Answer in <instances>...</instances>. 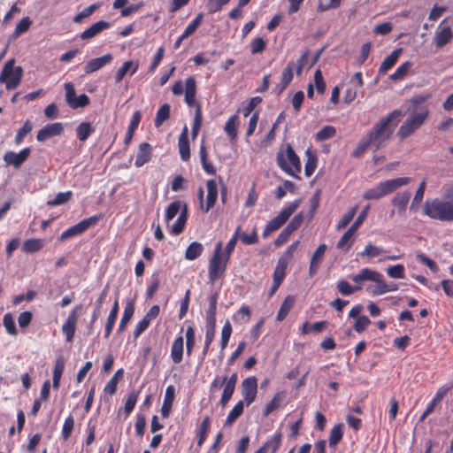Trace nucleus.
Returning <instances> with one entry per match:
<instances>
[{"instance_id":"35","label":"nucleus","mask_w":453,"mask_h":453,"mask_svg":"<svg viewBox=\"0 0 453 453\" xmlns=\"http://www.w3.org/2000/svg\"><path fill=\"white\" fill-rule=\"evenodd\" d=\"M243 409V401H239L228 413L224 426H231L236 421V419L242 414Z\"/></svg>"},{"instance_id":"33","label":"nucleus","mask_w":453,"mask_h":453,"mask_svg":"<svg viewBox=\"0 0 453 453\" xmlns=\"http://www.w3.org/2000/svg\"><path fill=\"white\" fill-rule=\"evenodd\" d=\"M94 132L95 127L90 122H81L76 127V135L81 142H85Z\"/></svg>"},{"instance_id":"45","label":"nucleus","mask_w":453,"mask_h":453,"mask_svg":"<svg viewBox=\"0 0 453 453\" xmlns=\"http://www.w3.org/2000/svg\"><path fill=\"white\" fill-rule=\"evenodd\" d=\"M33 21L29 17L27 16L22 18L16 25V27L12 35V38H17L20 35L26 33L29 29Z\"/></svg>"},{"instance_id":"43","label":"nucleus","mask_w":453,"mask_h":453,"mask_svg":"<svg viewBox=\"0 0 453 453\" xmlns=\"http://www.w3.org/2000/svg\"><path fill=\"white\" fill-rule=\"evenodd\" d=\"M43 247V242L41 239H28L23 242L22 250L26 253H34L39 251Z\"/></svg>"},{"instance_id":"42","label":"nucleus","mask_w":453,"mask_h":453,"mask_svg":"<svg viewBox=\"0 0 453 453\" xmlns=\"http://www.w3.org/2000/svg\"><path fill=\"white\" fill-rule=\"evenodd\" d=\"M307 160L304 165V173L306 177H310L314 173L317 165H318V157L315 154L311 152L310 150H306Z\"/></svg>"},{"instance_id":"5","label":"nucleus","mask_w":453,"mask_h":453,"mask_svg":"<svg viewBox=\"0 0 453 453\" xmlns=\"http://www.w3.org/2000/svg\"><path fill=\"white\" fill-rule=\"evenodd\" d=\"M21 66H15V60L9 59L3 66L0 73V83H4L7 90L15 89L23 77Z\"/></svg>"},{"instance_id":"24","label":"nucleus","mask_w":453,"mask_h":453,"mask_svg":"<svg viewBox=\"0 0 453 453\" xmlns=\"http://www.w3.org/2000/svg\"><path fill=\"white\" fill-rule=\"evenodd\" d=\"M402 51V48L394 50L380 64L379 73L385 74L389 69H391L397 62Z\"/></svg>"},{"instance_id":"28","label":"nucleus","mask_w":453,"mask_h":453,"mask_svg":"<svg viewBox=\"0 0 453 453\" xmlns=\"http://www.w3.org/2000/svg\"><path fill=\"white\" fill-rule=\"evenodd\" d=\"M296 303V296L292 295H288L284 299L283 303L280 305V308L277 313L276 319L277 321H282L286 319L290 310L294 307Z\"/></svg>"},{"instance_id":"11","label":"nucleus","mask_w":453,"mask_h":453,"mask_svg":"<svg viewBox=\"0 0 453 453\" xmlns=\"http://www.w3.org/2000/svg\"><path fill=\"white\" fill-rule=\"evenodd\" d=\"M82 309L81 304L75 305L70 311L67 319L62 326V333L65 335L66 342H72L74 337L76 323L78 320L79 313Z\"/></svg>"},{"instance_id":"23","label":"nucleus","mask_w":453,"mask_h":453,"mask_svg":"<svg viewBox=\"0 0 453 453\" xmlns=\"http://www.w3.org/2000/svg\"><path fill=\"white\" fill-rule=\"evenodd\" d=\"M282 440V434L280 432H276L269 440H267L263 446L257 450H262V453H276L279 449Z\"/></svg>"},{"instance_id":"22","label":"nucleus","mask_w":453,"mask_h":453,"mask_svg":"<svg viewBox=\"0 0 453 453\" xmlns=\"http://www.w3.org/2000/svg\"><path fill=\"white\" fill-rule=\"evenodd\" d=\"M108 292H109V285H106L104 287V288L102 290L98 299L96 302L95 308L93 310L92 316H91V321L89 324V332L92 330L93 324L97 320V319L101 315L103 303L105 302V299L108 296Z\"/></svg>"},{"instance_id":"55","label":"nucleus","mask_w":453,"mask_h":453,"mask_svg":"<svg viewBox=\"0 0 453 453\" xmlns=\"http://www.w3.org/2000/svg\"><path fill=\"white\" fill-rule=\"evenodd\" d=\"M240 230H241V227L238 226L236 228L234 235L232 236V238L226 243V246L225 248V254H224V258H226V262H228L230 255L232 254V252L234 251V250L235 248L237 240L239 238V232H240Z\"/></svg>"},{"instance_id":"21","label":"nucleus","mask_w":453,"mask_h":453,"mask_svg":"<svg viewBox=\"0 0 453 453\" xmlns=\"http://www.w3.org/2000/svg\"><path fill=\"white\" fill-rule=\"evenodd\" d=\"M410 198L411 193L409 191L398 192L393 197L392 204L397 208V213L400 216L404 215Z\"/></svg>"},{"instance_id":"51","label":"nucleus","mask_w":453,"mask_h":453,"mask_svg":"<svg viewBox=\"0 0 453 453\" xmlns=\"http://www.w3.org/2000/svg\"><path fill=\"white\" fill-rule=\"evenodd\" d=\"M33 124L29 119H27L23 127L19 128L15 136V143L19 145L23 142L24 138L32 131Z\"/></svg>"},{"instance_id":"3","label":"nucleus","mask_w":453,"mask_h":453,"mask_svg":"<svg viewBox=\"0 0 453 453\" xmlns=\"http://www.w3.org/2000/svg\"><path fill=\"white\" fill-rule=\"evenodd\" d=\"M424 214L433 219L450 222L453 221V200L441 201L438 198L426 201Z\"/></svg>"},{"instance_id":"53","label":"nucleus","mask_w":453,"mask_h":453,"mask_svg":"<svg viewBox=\"0 0 453 453\" xmlns=\"http://www.w3.org/2000/svg\"><path fill=\"white\" fill-rule=\"evenodd\" d=\"M357 211V206L352 207L346 212L336 225V230L345 228L353 219Z\"/></svg>"},{"instance_id":"26","label":"nucleus","mask_w":453,"mask_h":453,"mask_svg":"<svg viewBox=\"0 0 453 453\" xmlns=\"http://www.w3.org/2000/svg\"><path fill=\"white\" fill-rule=\"evenodd\" d=\"M174 388L170 385L165 389L164 402L161 407V415L163 418H168L171 412L173 403L174 400Z\"/></svg>"},{"instance_id":"31","label":"nucleus","mask_w":453,"mask_h":453,"mask_svg":"<svg viewBox=\"0 0 453 453\" xmlns=\"http://www.w3.org/2000/svg\"><path fill=\"white\" fill-rule=\"evenodd\" d=\"M118 313H119V302L116 299L112 305V308L110 311V314L107 318V321L105 324V328H104V337L105 338H108L109 335L111 334L112 328L114 326V324L116 322Z\"/></svg>"},{"instance_id":"13","label":"nucleus","mask_w":453,"mask_h":453,"mask_svg":"<svg viewBox=\"0 0 453 453\" xmlns=\"http://www.w3.org/2000/svg\"><path fill=\"white\" fill-rule=\"evenodd\" d=\"M30 153L31 149L29 147L24 148L19 153L7 151L4 155V160L7 165L19 168L27 161Z\"/></svg>"},{"instance_id":"40","label":"nucleus","mask_w":453,"mask_h":453,"mask_svg":"<svg viewBox=\"0 0 453 453\" xmlns=\"http://www.w3.org/2000/svg\"><path fill=\"white\" fill-rule=\"evenodd\" d=\"M426 179H424L419 183V186H418V189L416 190L413 200L411 203L410 210L411 211H416L418 210V204L421 203V201L423 199L424 193L426 190Z\"/></svg>"},{"instance_id":"14","label":"nucleus","mask_w":453,"mask_h":453,"mask_svg":"<svg viewBox=\"0 0 453 453\" xmlns=\"http://www.w3.org/2000/svg\"><path fill=\"white\" fill-rule=\"evenodd\" d=\"M64 127L60 122L47 124L37 132L36 140L38 142H44L53 136L62 134Z\"/></svg>"},{"instance_id":"8","label":"nucleus","mask_w":453,"mask_h":453,"mask_svg":"<svg viewBox=\"0 0 453 453\" xmlns=\"http://www.w3.org/2000/svg\"><path fill=\"white\" fill-rule=\"evenodd\" d=\"M427 115L428 111H425L406 119L397 132L400 141H403L419 128L425 122Z\"/></svg>"},{"instance_id":"41","label":"nucleus","mask_w":453,"mask_h":453,"mask_svg":"<svg viewBox=\"0 0 453 453\" xmlns=\"http://www.w3.org/2000/svg\"><path fill=\"white\" fill-rule=\"evenodd\" d=\"M171 107L168 104H164L157 111L154 124L156 127H159L169 119Z\"/></svg>"},{"instance_id":"19","label":"nucleus","mask_w":453,"mask_h":453,"mask_svg":"<svg viewBox=\"0 0 453 453\" xmlns=\"http://www.w3.org/2000/svg\"><path fill=\"white\" fill-rule=\"evenodd\" d=\"M152 156V147L148 142H142L139 145L138 151L136 154V158L134 161V165L136 167H141L146 163H148Z\"/></svg>"},{"instance_id":"30","label":"nucleus","mask_w":453,"mask_h":453,"mask_svg":"<svg viewBox=\"0 0 453 453\" xmlns=\"http://www.w3.org/2000/svg\"><path fill=\"white\" fill-rule=\"evenodd\" d=\"M134 303L133 301H128L126 304L122 318L118 327L119 333H122L126 329L127 323L130 321L134 315Z\"/></svg>"},{"instance_id":"57","label":"nucleus","mask_w":453,"mask_h":453,"mask_svg":"<svg viewBox=\"0 0 453 453\" xmlns=\"http://www.w3.org/2000/svg\"><path fill=\"white\" fill-rule=\"evenodd\" d=\"M203 19V14L202 12L198 13L196 17L187 26V27L183 31L184 36L188 37L191 35H193L197 29V27L201 25Z\"/></svg>"},{"instance_id":"1","label":"nucleus","mask_w":453,"mask_h":453,"mask_svg":"<svg viewBox=\"0 0 453 453\" xmlns=\"http://www.w3.org/2000/svg\"><path fill=\"white\" fill-rule=\"evenodd\" d=\"M401 110H394L386 117L380 119L371 131L365 136L372 145L375 147L377 151L383 148L392 135L395 127L399 122V119L403 116Z\"/></svg>"},{"instance_id":"54","label":"nucleus","mask_w":453,"mask_h":453,"mask_svg":"<svg viewBox=\"0 0 453 453\" xmlns=\"http://www.w3.org/2000/svg\"><path fill=\"white\" fill-rule=\"evenodd\" d=\"M138 395L139 392L136 391H133L127 395V398L124 406V413L126 416H128L134 409Z\"/></svg>"},{"instance_id":"7","label":"nucleus","mask_w":453,"mask_h":453,"mask_svg":"<svg viewBox=\"0 0 453 453\" xmlns=\"http://www.w3.org/2000/svg\"><path fill=\"white\" fill-rule=\"evenodd\" d=\"M226 258L222 260V242H219L216 244L212 257L209 262V280L211 282H214L219 278L226 268Z\"/></svg>"},{"instance_id":"59","label":"nucleus","mask_w":453,"mask_h":453,"mask_svg":"<svg viewBox=\"0 0 453 453\" xmlns=\"http://www.w3.org/2000/svg\"><path fill=\"white\" fill-rule=\"evenodd\" d=\"M196 344V335L193 326H188L186 330V349L187 355L190 356Z\"/></svg>"},{"instance_id":"18","label":"nucleus","mask_w":453,"mask_h":453,"mask_svg":"<svg viewBox=\"0 0 453 453\" xmlns=\"http://www.w3.org/2000/svg\"><path fill=\"white\" fill-rule=\"evenodd\" d=\"M178 147L179 152L181 160L187 161L190 157V149H189V141H188V127L185 126L179 136L178 140Z\"/></svg>"},{"instance_id":"63","label":"nucleus","mask_w":453,"mask_h":453,"mask_svg":"<svg viewBox=\"0 0 453 453\" xmlns=\"http://www.w3.org/2000/svg\"><path fill=\"white\" fill-rule=\"evenodd\" d=\"M387 273L393 279H403L404 278V266L403 265H395L389 266L387 269Z\"/></svg>"},{"instance_id":"12","label":"nucleus","mask_w":453,"mask_h":453,"mask_svg":"<svg viewBox=\"0 0 453 453\" xmlns=\"http://www.w3.org/2000/svg\"><path fill=\"white\" fill-rule=\"evenodd\" d=\"M257 393V380L255 376L244 379L242 382V395L246 405H250L256 399Z\"/></svg>"},{"instance_id":"61","label":"nucleus","mask_w":453,"mask_h":453,"mask_svg":"<svg viewBox=\"0 0 453 453\" xmlns=\"http://www.w3.org/2000/svg\"><path fill=\"white\" fill-rule=\"evenodd\" d=\"M73 426H74V418L72 415H69L65 418L63 427H62L61 434H62L63 440L66 441L70 437V435L73 433Z\"/></svg>"},{"instance_id":"15","label":"nucleus","mask_w":453,"mask_h":453,"mask_svg":"<svg viewBox=\"0 0 453 453\" xmlns=\"http://www.w3.org/2000/svg\"><path fill=\"white\" fill-rule=\"evenodd\" d=\"M113 59V56L111 53L105 54L102 57L93 58L87 62L84 66V72L86 74H90L95 73L104 65L110 64Z\"/></svg>"},{"instance_id":"48","label":"nucleus","mask_w":453,"mask_h":453,"mask_svg":"<svg viewBox=\"0 0 453 453\" xmlns=\"http://www.w3.org/2000/svg\"><path fill=\"white\" fill-rule=\"evenodd\" d=\"M295 64L294 62H289L287 66L283 69L280 75V84L282 87H288L289 83L293 80V71H294Z\"/></svg>"},{"instance_id":"20","label":"nucleus","mask_w":453,"mask_h":453,"mask_svg":"<svg viewBox=\"0 0 453 453\" xmlns=\"http://www.w3.org/2000/svg\"><path fill=\"white\" fill-rule=\"evenodd\" d=\"M110 26L111 25L108 21L99 20L83 31L80 37L82 40L91 39L100 34L103 30L109 28Z\"/></svg>"},{"instance_id":"16","label":"nucleus","mask_w":453,"mask_h":453,"mask_svg":"<svg viewBox=\"0 0 453 453\" xmlns=\"http://www.w3.org/2000/svg\"><path fill=\"white\" fill-rule=\"evenodd\" d=\"M207 197L206 204L202 203V211L208 212L211 209L218 198V187L214 180H208L206 182Z\"/></svg>"},{"instance_id":"37","label":"nucleus","mask_w":453,"mask_h":453,"mask_svg":"<svg viewBox=\"0 0 453 453\" xmlns=\"http://www.w3.org/2000/svg\"><path fill=\"white\" fill-rule=\"evenodd\" d=\"M343 426L342 423L335 425L330 431L329 434V446L334 448L342 439L343 436Z\"/></svg>"},{"instance_id":"9","label":"nucleus","mask_w":453,"mask_h":453,"mask_svg":"<svg viewBox=\"0 0 453 453\" xmlns=\"http://www.w3.org/2000/svg\"><path fill=\"white\" fill-rule=\"evenodd\" d=\"M102 218L103 215L99 214L82 219L76 225L72 226L71 227L62 232V234L58 237V240L62 242L69 238L81 235L85 231H87L90 226H95Z\"/></svg>"},{"instance_id":"27","label":"nucleus","mask_w":453,"mask_h":453,"mask_svg":"<svg viewBox=\"0 0 453 453\" xmlns=\"http://www.w3.org/2000/svg\"><path fill=\"white\" fill-rule=\"evenodd\" d=\"M139 64L137 61H126L123 63V65L120 66V68L118 70L115 81L117 83L120 82L123 78L126 76V74L131 71V74H134L138 70Z\"/></svg>"},{"instance_id":"52","label":"nucleus","mask_w":453,"mask_h":453,"mask_svg":"<svg viewBox=\"0 0 453 453\" xmlns=\"http://www.w3.org/2000/svg\"><path fill=\"white\" fill-rule=\"evenodd\" d=\"M181 208V201L176 200L172 202L165 211V221L168 223L180 212Z\"/></svg>"},{"instance_id":"47","label":"nucleus","mask_w":453,"mask_h":453,"mask_svg":"<svg viewBox=\"0 0 453 453\" xmlns=\"http://www.w3.org/2000/svg\"><path fill=\"white\" fill-rule=\"evenodd\" d=\"M412 65L413 64L410 61L404 62L389 76V79L392 81L403 80Z\"/></svg>"},{"instance_id":"10","label":"nucleus","mask_w":453,"mask_h":453,"mask_svg":"<svg viewBox=\"0 0 453 453\" xmlns=\"http://www.w3.org/2000/svg\"><path fill=\"white\" fill-rule=\"evenodd\" d=\"M65 101L72 109L84 108L90 103L89 97L86 94L76 96L75 88L73 83H65Z\"/></svg>"},{"instance_id":"44","label":"nucleus","mask_w":453,"mask_h":453,"mask_svg":"<svg viewBox=\"0 0 453 453\" xmlns=\"http://www.w3.org/2000/svg\"><path fill=\"white\" fill-rule=\"evenodd\" d=\"M283 397V392H278L277 394H275L273 399L266 404L263 412L264 416L266 417L273 411L277 410L280 407Z\"/></svg>"},{"instance_id":"32","label":"nucleus","mask_w":453,"mask_h":453,"mask_svg":"<svg viewBox=\"0 0 453 453\" xmlns=\"http://www.w3.org/2000/svg\"><path fill=\"white\" fill-rule=\"evenodd\" d=\"M237 121H238V115L234 114L227 119V121L226 122L225 127H224V130L226 133V134L228 135L231 142H235L237 139V134H238Z\"/></svg>"},{"instance_id":"56","label":"nucleus","mask_w":453,"mask_h":453,"mask_svg":"<svg viewBox=\"0 0 453 453\" xmlns=\"http://www.w3.org/2000/svg\"><path fill=\"white\" fill-rule=\"evenodd\" d=\"M232 334V326L228 320L226 321L225 325L222 327L221 330V341H220V349L221 350H224L229 342V339L231 337Z\"/></svg>"},{"instance_id":"58","label":"nucleus","mask_w":453,"mask_h":453,"mask_svg":"<svg viewBox=\"0 0 453 453\" xmlns=\"http://www.w3.org/2000/svg\"><path fill=\"white\" fill-rule=\"evenodd\" d=\"M3 324L9 334L17 335L18 331L12 313H6L4 315Z\"/></svg>"},{"instance_id":"4","label":"nucleus","mask_w":453,"mask_h":453,"mask_svg":"<svg viewBox=\"0 0 453 453\" xmlns=\"http://www.w3.org/2000/svg\"><path fill=\"white\" fill-rule=\"evenodd\" d=\"M411 182V178L409 177H399L395 179L387 180L385 181L380 182L375 187L366 190L363 194V198L365 200H378L388 194H391L398 188L407 185Z\"/></svg>"},{"instance_id":"49","label":"nucleus","mask_w":453,"mask_h":453,"mask_svg":"<svg viewBox=\"0 0 453 453\" xmlns=\"http://www.w3.org/2000/svg\"><path fill=\"white\" fill-rule=\"evenodd\" d=\"M73 196L72 191H66V192H59L57 194L55 198L53 200H49L47 202V205L50 207H54L58 205L64 204L67 203Z\"/></svg>"},{"instance_id":"60","label":"nucleus","mask_w":453,"mask_h":453,"mask_svg":"<svg viewBox=\"0 0 453 453\" xmlns=\"http://www.w3.org/2000/svg\"><path fill=\"white\" fill-rule=\"evenodd\" d=\"M447 391H448V388H441L438 389V391L436 392V394L434 396V398L432 399V401L426 406L427 412L434 411V410L436 407V405L438 404V403H440L442 400V398L445 396V395L447 394Z\"/></svg>"},{"instance_id":"25","label":"nucleus","mask_w":453,"mask_h":453,"mask_svg":"<svg viewBox=\"0 0 453 453\" xmlns=\"http://www.w3.org/2000/svg\"><path fill=\"white\" fill-rule=\"evenodd\" d=\"M183 344L184 339L181 335H179L173 342L171 348V358L176 365L180 364L183 358Z\"/></svg>"},{"instance_id":"46","label":"nucleus","mask_w":453,"mask_h":453,"mask_svg":"<svg viewBox=\"0 0 453 453\" xmlns=\"http://www.w3.org/2000/svg\"><path fill=\"white\" fill-rule=\"evenodd\" d=\"M209 427H210V418L209 417H205L200 426H199V429H198V433H197V436H198V440H197V447H201L203 442L205 441L206 438H207V434H208V431H209Z\"/></svg>"},{"instance_id":"36","label":"nucleus","mask_w":453,"mask_h":453,"mask_svg":"<svg viewBox=\"0 0 453 453\" xmlns=\"http://www.w3.org/2000/svg\"><path fill=\"white\" fill-rule=\"evenodd\" d=\"M199 156H200V160H201L203 171L208 174H211V175L215 174L216 171H215L214 166L207 159L208 154H207L206 147L203 144V142L200 145Z\"/></svg>"},{"instance_id":"38","label":"nucleus","mask_w":453,"mask_h":453,"mask_svg":"<svg viewBox=\"0 0 453 453\" xmlns=\"http://www.w3.org/2000/svg\"><path fill=\"white\" fill-rule=\"evenodd\" d=\"M123 374H124V370L122 368L116 371L114 375L107 382V384L105 385V387L104 388V391L105 394L113 395L116 393L118 380H119V379L123 377Z\"/></svg>"},{"instance_id":"50","label":"nucleus","mask_w":453,"mask_h":453,"mask_svg":"<svg viewBox=\"0 0 453 453\" xmlns=\"http://www.w3.org/2000/svg\"><path fill=\"white\" fill-rule=\"evenodd\" d=\"M336 134V129L332 126H325L315 134L317 142H324L327 139L334 137Z\"/></svg>"},{"instance_id":"2","label":"nucleus","mask_w":453,"mask_h":453,"mask_svg":"<svg viewBox=\"0 0 453 453\" xmlns=\"http://www.w3.org/2000/svg\"><path fill=\"white\" fill-rule=\"evenodd\" d=\"M276 162L278 166L287 174L297 180L300 177L297 175L302 170V164L299 157L295 152L290 143H287L286 150H279L276 156Z\"/></svg>"},{"instance_id":"62","label":"nucleus","mask_w":453,"mask_h":453,"mask_svg":"<svg viewBox=\"0 0 453 453\" xmlns=\"http://www.w3.org/2000/svg\"><path fill=\"white\" fill-rule=\"evenodd\" d=\"M303 221V213L299 212L298 214L295 215L293 219L289 221V223L285 226V228L289 231L291 234H293L295 231H296L302 225Z\"/></svg>"},{"instance_id":"34","label":"nucleus","mask_w":453,"mask_h":453,"mask_svg":"<svg viewBox=\"0 0 453 453\" xmlns=\"http://www.w3.org/2000/svg\"><path fill=\"white\" fill-rule=\"evenodd\" d=\"M355 232L356 231L349 226V229L344 233V234L337 242L336 248L339 250H349L354 242L353 236Z\"/></svg>"},{"instance_id":"39","label":"nucleus","mask_w":453,"mask_h":453,"mask_svg":"<svg viewBox=\"0 0 453 453\" xmlns=\"http://www.w3.org/2000/svg\"><path fill=\"white\" fill-rule=\"evenodd\" d=\"M203 246L202 243L198 242H191L185 252V258L187 260H195L203 252Z\"/></svg>"},{"instance_id":"64","label":"nucleus","mask_w":453,"mask_h":453,"mask_svg":"<svg viewBox=\"0 0 453 453\" xmlns=\"http://www.w3.org/2000/svg\"><path fill=\"white\" fill-rule=\"evenodd\" d=\"M370 324V319L365 315H361L357 319L353 325V328L357 333H362Z\"/></svg>"},{"instance_id":"29","label":"nucleus","mask_w":453,"mask_h":453,"mask_svg":"<svg viewBox=\"0 0 453 453\" xmlns=\"http://www.w3.org/2000/svg\"><path fill=\"white\" fill-rule=\"evenodd\" d=\"M453 37L451 28L449 27H443L441 30L435 33V46L441 48L446 45Z\"/></svg>"},{"instance_id":"17","label":"nucleus","mask_w":453,"mask_h":453,"mask_svg":"<svg viewBox=\"0 0 453 453\" xmlns=\"http://www.w3.org/2000/svg\"><path fill=\"white\" fill-rule=\"evenodd\" d=\"M326 249H327L326 245L322 243V244L319 245V247L314 251V253L311 258L310 267H309V275L311 277H313L315 274H317Z\"/></svg>"},{"instance_id":"6","label":"nucleus","mask_w":453,"mask_h":453,"mask_svg":"<svg viewBox=\"0 0 453 453\" xmlns=\"http://www.w3.org/2000/svg\"><path fill=\"white\" fill-rule=\"evenodd\" d=\"M301 203V199H296L288 206L282 209L279 214L271 219L263 231V237L267 238L272 233L280 229L296 211Z\"/></svg>"}]
</instances>
